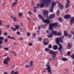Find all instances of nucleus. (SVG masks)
<instances>
[{
	"label": "nucleus",
	"instance_id": "obj_25",
	"mask_svg": "<svg viewBox=\"0 0 74 74\" xmlns=\"http://www.w3.org/2000/svg\"><path fill=\"white\" fill-rule=\"evenodd\" d=\"M59 20L60 22H62V18H59Z\"/></svg>",
	"mask_w": 74,
	"mask_h": 74
},
{
	"label": "nucleus",
	"instance_id": "obj_37",
	"mask_svg": "<svg viewBox=\"0 0 74 74\" xmlns=\"http://www.w3.org/2000/svg\"><path fill=\"white\" fill-rule=\"evenodd\" d=\"M59 13V10H57V15H58Z\"/></svg>",
	"mask_w": 74,
	"mask_h": 74
},
{
	"label": "nucleus",
	"instance_id": "obj_28",
	"mask_svg": "<svg viewBox=\"0 0 74 74\" xmlns=\"http://www.w3.org/2000/svg\"><path fill=\"white\" fill-rule=\"evenodd\" d=\"M61 35V33H57L56 36H60Z\"/></svg>",
	"mask_w": 74,
	"mask_h": 74
},
{
	"label": "nucleus",
	"instance_id": "obj_11",
	"mask_svg": "<svg viewBox=\"0 0 74 74\" xmlns=\"http://www.w3.org/2000/svg\"><path fill=\"white\" fill-rule=\"evenodd\" d=\"M58 7L60 9L62 10L63 8V5L60 3H59L58 5Z\"/></svg>",
	"mask_w": 74,
	"mask_h": 74
},
{
	"label": "nucleus",
	"instance_id": "obj_58",
	"mask_svg": "<svg viewBox=\"0 0 74 74\" xmlns=\"http://www.w3.org/2000/svg\"><path fill=\"white\" fill-rule=\"evenodd\" d=\"M0 47H1V48H2L3 47V46H2L1 45H0Z\"/></svg>",
	"mask_w": 74,
	"mask_h": 74
},
{
	"label": "nucleus",
	"instance_id": "obj_59",
	"mask_svg": "<svg viewBox=\"0 0 74 74\" xmlns=\"http://www.w3.org/2000/svg\"><path fill=\"white\" fill-rule=\"evenodd\" d=\"M41 27H42L44 28V29H45V27L43 26H42V25H41Z\"/></svg>",
	"mask_w": 74,
	"mask_h": 74
},
{
	"label": "nucleus",
	"instance_id": "obj_33",
	"mask_svg": "<svg viewBox=\"0 0 74 74\" xmlns=\"http://www.w3.org/2000/svg\"><path fill=\"white\" fill-rule=\"evenodd\" d=\"M4 49H5V50L7 51L8 50L9 48H6V47H4Z\"/></svg>",
	"mask_w": 74,
	"mask_h": 74
},
{
	"label": "nucleus",
	"instance_id": "obj_8",
	"mask_svg": "<svg viewBox=\"0 0 74 74\" xmlns=\"http://www.w3.org/2000/svg\"><path fill=\"white\" fill-rule=\"evenodd\" d=\"M43 14L44 16H47L48 15V11L46 10H44L43 12Z\"/></svg>",
	"mask_w": 74,
	"mask_h": 74
},
{
	"label": "nucleus",
	"instance_id": "obj_32",
	"mask_svg": "<svg viewBox=\"0 0 74 74\" xmlns=\"http://www.w3.org/2000/svg\"><path fill=\"white\" fill-rule=\"evenodd\" d=\"M53 8H52V7H51V8L50 9V11L51 12H53Z\"/></svg>",
	"mask_w": 74,
	"mask_h": 74
},
{
	"label": "nucleus",
	"instance_id": "obj_1",
	"mask_svg": "<svg viewBox=\"0 0 74 74\" xmlns=\"http://www.w3.org/2000/svg\"><path fill=\"white\" fill-rule=\"evenodd\" d=\"M57 23H54L53 24H50L49 26V29L51 32L52 33H50V35H48V37L49 38H52L53 37V34H54L55 36H57V32L56 31H53L52 28L53 27H57Z\"/></svg>",
	"mask_w": 74,
	"mask_h": 74
},
{
	"label": "nucleus",
	"instance_id": "obj_42",
	"mask_svg": "<svg viewBox=\"0 0 74 74\" xmlns=\"http://www.w3.org/2000/svg\"><path fill=\"white\" fill-rule=\"evenodd\" d=\"M2 22L1 21H0V25H1V26H2Z\"/></svg>",
	"mask_w": 74,
	"mask_h": 74
},
{
	"label": "nucleus",
	"instance_id": "obj_27",
	"mask_svg": "<svg viewBox=\"0 0 74 74\" xmlns=\"http://www.w3.org/2000/svg\"><path fill=\"white\" fill-rule=\"evenodd\" d=\"M13 19L14 22H16V21H17V20L16 19V18L15 17H13Z\"/></svg>",
	"mask_w": 74,
	"mask_h": 74
},
{
	"label": "nucleus",
	"instance_id": "obj_54",
	"mask_svg": "<svg viewBox=\"0 0 74 74\" xmlns=\"http://www.w3.org/2000/svg\"><path fill=\"white\" fill-rule=\"evenodd\" d=\"M38 29L39 30H40V27L39 26H38Z\"/></svg>",
	"mask_w": 74,
	"mask_h": 74
},
{
	"label": "nucleus",
	"instance_id": "obj_23",
	"mask_svg": "<svg viewBox=\"0 0 74 74\" xmlns=\"http://www.w3.org/2000/svg\"><path fill=\"white\" fill-rule=\"evenodd\" d=\"M15 26L16 27L15 29H19V26L18 25H15Z\"/></svg>",
	"mask_w": 74,
	"mask_h": 74
},
{
	"label": "nucleus",
	"instance_id": "obj_62",
	"mask_svg": "<svg viewBox=\"0 0 74 74\" xmlns=\"http://www.w3.org/2000/svg\"><path fill=\"white\" fill-rule=\"evenodd\" d=\"M36 9H34V12H36Z\"/></svg>",
	"mask_w": 74,
	"mask_h": 74
},
{
	"label": "nucleus",
	"instance_id": "obj_10",
	"mask_svg": "<svg viewBox=\"0 0 74 74\" xmlns=\"http://www.w3.org/2000/svg\"><path fill=\"white\" fill-rule=\"evenodd\" d=\"M74 17H72L71 18L70 21V25H72L74 23Z\"/></svg>",
	"mask_w": 74,
	"mask_h": 74
},
{
	"label": "nucleus",
	"instance_id": "obj_13",
	"mask_svg": "<svg viewBox=\"0 0 74 74\" xmlns=\"http://www.w3.org/2000/svg\"><path fill=\"white\" fill-rule=\"evenodd\" d=\"M71 17V15H66L64 16V18H65L67 19L70 18Z\"/></svg>",
	"mask_w": 74,
	"mask_h": 74
},
{
	"label": "nucleus",
	"instance_id": "obj_15",
	"mask_svg": "<svg viewBox=\"0 0 74 74\" xmlns=\"http://www.w3.org/2000/svg\"><path fill=\"white\" fill-rule=\"evenodd\" d=\"M17 0H15V2L12 4V7H13L14 5H15L17 4Z\"/></svg>",
	"mask_w": 74,
	"mask_h": 74
},
{
	"label": "nucleus",
	"instance_id": "obj_55",
	"mask_svg": "<svg viewBox=\"0 0 74 74\" xmlns=\"http://www.w3.org/2000/svg\"><path fill=\"white\" fill-rule=\"evenodd\" d=\"M31 3H32V5H33V4H34V2H33V1H32V2H31Z\"/></svg>",
	"mask_w": 74,
	"mask_h": 74
},
{
	"label": "nucleus",
	"instance_id": "obj_24",
	"mask_svg": "<svg viewBox=\"0 0 74 74\" xmlns=\"http://www.w3.org/2000/svg\"><path fill=\"white\" fill-rule=\"evenodd\" d=\"M68 45L69 47H71L72 45L70 43H69L68 44Z\"/></svg>",
	"mask_w": 74,
	"mask_h": 74
},
{
	"label": "nucleus",
	"instance_id": "obj_39",
	"mask_svg": "<svg viewBox=\"0 0 74 74\" xmlns=\"http://www.w3.org/2000/svg\"><path fill=\"white\" fill-rule=\"evenodd\" d=\"M25 67L26 68H28L29 67V66L28 65H27L25 66Z\"/></svg>",
	"mask_w": 74,
	"mask_h": 74
},
{
	"label": "nucleus",
	"instance_id": "obj_43",
	"mask_svg": "<svg viewBox=\"0 0 74 74\" xmlns=\"http://www.w3.org/2000/svg\"><path fill=\"white\" fill-rule=\"evenodd\" d=\"M4 34L5 36H7L8 35V34L7 33L5 32L4 33Z\"/></svg>",
	"mask_w": 74,
	"mask_h": 74
},
{
	"label": "nucleus",
	"instance_id": "obj_48",
	"mask_svg": "<svg viewBox=\"0 0 74 74\" xmlns=\"http://www.w3.org/2000/svg\"><path fill=\"white\" fill-rule=\"evenodd\" d=\"M39 33H40L39 31H38L37 32V33L38 35L39 34Z\"/></svg>",
	"mask_w": 74,
	"mask_h": 74
},
{
	"label": "nucleus",
	"instance_id": "obj_31",
	"mask_svg": "<svg viewBox=\"0 0 74 74\" xmlns=\"http://www.w3.org/2000/svg\"><path fill=\"white\" fill-rule=\"evenodd\" d=\"M71 58H72L73 59H74V54H73L72 55H71Z\"/></svg>",
	"mask_w": 74,
	"mask_h": 74
},
{
	"label": "nucleus",
	"instance_id": "obj_49",
	"mask_svg": "<svg viewBox=\"0 0 74 74\" xmlns=\"http://www.w3.org/2000/svg\"><path fill=\"white\" fill-rule=\"evenodd\" d=\"M49 60V61H51L52 60V59L51 58H49V59H48Z\"/></svg>",
	"mask_w": 74,
	"mask_h": 74
},
{
	"label": "nucleus",
	"instance_id": "obj_40",
	"mask_svg": "<svg viewBox=\"0 0 74 74\" xmlns=\"http://www.w3.org/2000/svg\"><path fill=\"white\" fill-rule=\"evenodd\" d=\"M42 40V38L41 37H39L38 38V40L39 41H41Z\"/></svg>",
	"mask_w": 74,
	"mask_h": 74
},
{
	"label": "nucleus",
	"instance_id": "obj_17",
	"mask_svg": "<svg viewBox=\"0 0 74 74\" xmlns=\"http://www.w3.org/2000/svg\"><path fill=\"white\" fill-rule=\"evenodd\" d=\"M54 17V14H51L50 15L49 18L50 19H52Z\"/></svg>",
	"mask_w": 74,
	"mask_h": 74
},
{
	"label": "nucleus",
	"instance_id": "obj_12",
	"mask_svg": "<svg viewBox=\"0 0 74 74\" xmlns=\"http://www.w3.org/2000/svg\"><path fill=\"white\" fill-rule=\"evenodd\" d=\"M70 4H69V1L67 0V3L66 4V8H67L69 6Z\"/></svg>",
	"mask_w": 74,
	"mask_h": 74
},
{
	"label": "nucleus",
	"instance_id": "obj_64",
	"mask_svg": "<svg viewBox=\"0 0 74 74\" xmlns=\"http://www.w3.org/2000/svg\"><path fill=\"white\" fill-rule=\"evenodd\" d=\"M73 39H74V34L73 35Z\"/></svg>",
	"mask_w": 74,
	"mask_h": 74
},
{
	"label": "nucleus",
	"instance_id": "obj_26",
	"mask_svg": "<svg viewBox=\"0 0 74 74\" xmlns=\"http://www.w3.org/2000/svg\"><path fill=\"white\" fill-rule=\"evenodd\" d=\"M70 51H68L67 53V55H68V56H70Z\"/></svg>",
	"mask_w": 74,
	"mask_h": 74
},
{
	"label": "nucleus",
	"instance_id": "obj_18",
	"mask_svg": "<svg viewBox=\"0 0 74 74\" xmlns=\"http://www.w3.org/2000/svg\"><path fill=\"white\" fill-rule=\"evenodd\" d=\"M56 3L55 2H53L52 3V8H53V7L55 5H56Z\"/></svg>",
	"mask_w": 74,
	"mask_h": 74
},
{
	"label": "nucleus",
	"instance_id": "obj_51",
	"mask_svg": "<svg viewBox=\"0 0 74 74\" xmlns=\"http://www.w3.org/2000/svg\"><path fill=\"white\" fill-rule=\"evenodd\" d=\"M7 38H11V37H10V36L9 35H8V36L7 37Z\"/></svg>",
	"mask_w": 74,
	"mask_h": 74
},
{
	"label": "nucleus",
	"instance_id": "obj_30",
	"mask_svg": "<svg viewBox=\"0 0 74 74\" xmlns=\"http://www.w3.org/2000/svg\"><path fill=\"white\" fill-rule=\"evenodd\" d=\"M28 14H29L31 15L32 14V13L31 12V11H29L28 12Z\"/></svg>",
	"mask_w": 74,
	"mask_h": 74
},
{
	"label": "nucleus",
	"instance_id": "obj_34",
	"mask_svg": "<svg viewBox=\"0 0 74 74\" xmlns=\"http://www.w3.org/2000/svg\"><path fill=\"white\" fill-rule=\"evenodd\" d=\"M33 65V62L32 61H31L30 63V66H31Z\"/></svg>",
	"mask_w": 74,
	"mask_h": 74
},
{
	"label": "nucleus",
	"instance_id": "obj_53",
	"mask_svg": "<svg viewBox=\"0 0 74 74\" xmlns=\"http://www.w3.org/2000/svg\"><path fill=\"white\" fill-rule=\"evenodd\" d=\"M16 28H15V29H13V31L14 32V31H15V30H16Z\"/></svg>",
	"mask_w": 74,
	"mask_h": 74
},
{
	"label": "nucleus",
	"instance_id": "obj_7",
	"mask_svg": "<svg viewBox=\"0 0 74 74\" xmlns=\"http://www.w3.org/2000/svg\"><path fill=\"white\" fill-rule=\"evenodd\" d=\"M64 35L65 36H67L69 38H71L72 37V35L70 34H67L66 33V32L65 31L64 32Z\"/></svg>",
	"mask_w": 74,
	"mask_h": 74
},
{
	"label": "nucleus",
	"instance_id": "obj_61",
	"mask_svg": "<svg viewBox=\"0 0 74 74\" xmlns=\"http://www.w3.org/2000/svg\"><path fill=\"white\" fill-rule=\"evenodd\" d=\"M4 74H8V73L7 72H5L4 73Z\"/></svg>",
	"mask_w": 74,
	"mask_h": 74
},
{
	"label": "nucleus",
	"instance_id": "obj_45",
	"mask_svg": "<svg viewBox=\"0 0 74 74\" xmlns=\"http://www.w3.org/2000/svg\"><path fill=\"white\" fill-rule=\"evenodd\" d=\"M27 20H28L29 21H30V18L29 17H27Z\"/></svg>",
	"mask_w": 74,
	"mask_h": 74
},
{
	"label": "nucleus",
	"instance_id": "obj_52",
	"mask_svg": "<svg viewBox=\"0 0 74 74\" xmlns=\"http://www.w3.org/2000/svg\"><path fill=\"white\" fill-rule=\"evenodd\" d=\"M10 38H11V39H14V40L16 39H15V38H14L13 37H11Z\"/></svg>",
	"mask_w": 74,
	"mask_h": 74
},
{
	"label": "nucleus",
	"instance_id": "obj_60",
	"mask_svg": "<svg viewBox=\"0 0 74 74\" xmlns=\"http://www.w3.org/2000/svg\"><path fill=\"white\" fill-rule=\"evenodd\" d=\"M22 39H23V38H20V40H21Z\"/></svg>",
	"mask_w": 74,
	"mask_h": 74
},
{
	"label": "nucleus",
	"instance_id": "obj_36",
	"mask_svg": "<svg viewBox=\"0 0 74 74\" xmlns=\"http://www.w3.org/2000/svg\"><path fill=\"white\" fill-rule=\"evenodd\" d=\"M4 41L5 42H6L8 41V39L7 38H6L5 40H4Z\"/></svg>",
	"mask_w": 74,
	"mask_h": 74
},
{
	"label": "nucleus",
	"instance_id": "obj_29",
	"mask_svg": "<svg viewBox=\"0 0 74 74\" xmlns=\"http://www.w3.org/2000/svg\"><path fill=\"white\" fill-rule=\"evenodd\" d=\"M48 47L49 48H51V47H52L51 45V44H50V45H49L48 46Z\"/></svg>",
	"mask_w": 74,
	"mask_h": 74
},
{
	"label": "nucleus",
	"instance_id": "obj_22",
	"mask_svg": "<svg viewBox=\"0 0 74 74\" xmlns=\"http://www.w3.org/2000/svg\"><path fill=\"white\" fill-rule=\"evenodd\" d=\"M23 15V13H18V16L19 17H21Z\"/></svg>",
	"mask_w": 74,
	"mask_h": 74
},
{
	"label": "nucleus",
	"instance_id": "obj_35",
	"mask_svg": "<svg viewBox=\"0 0 74 74\" xmlns=\"http://www.w3.org/2000/svg\"><path fill=\"white\" fill-rule=\"evenodd\" d=\"M29 46H31L32 45H33V44H32V43H29Z\"/></svg>",
	"mask_w": 74,
	"mask_h": 74
},
{
	"label": "nucleus",
	"instance_id": "obj_41",
	"mask_svg": "<svg viewBox=\"0 0 74 74\" xmlns=\"http://www.w3.org/2000/svg\"><path fill=\"white\" fill-rule=\"evenodd\" d=\"M47 1L48 3H50L51 2V0H47Z\"/></svg>",
	"mask_w": 74,
	"mask_h": 74
},
{
	"label": "nucleus",
	"instance_id": "obj_21",
	"mask_svg": "<svg viewBox=\"0 0 74 74\" xmlns=\"http://www.w3.org/2000/svg\"><path fill=\"white\" fill-rule=\"evenodd\" d=\"M32 36L34 38H36V35L35 33H34L32 34Z\"/></svg>",
	"mask_w": 74,
	"mask_h": 74
},
{
	"label": "nucleus",
	"instance_id": "obj_14",
	"mask_svg": "<svg viewBox=\"0 0 74 74\" xmlns=\"http://www.w3.org/2000/svg\"><path fill=\"white\" fill-rule=\"evenodd\" d=\"M4 38L0 36V44H2V42H3L2 40L4 39Z\"/></svg>",
	"mask_w": 74,
	"mask_h": 74
},
{
	"label": "nucleus",
	"instance_id": "obj_57",
	"mask_svg": "<svg viewBox=\"0 0 74 74\" xmlns=\"http://www.w3.org/2000/svg\"><path fill=\"white\" fill-rule=\"evenodd\" d=\"M14 45H17V43L16 42H14Z\"/></svg>",
	"mask_w": 74,
	"mask_h": 74
},
{
	"label": "nucleus",
	"instance_id": "obj_50",
	"mask_svg": "<svg viewBox=\"0 0 74 74\" xmlns=\"http://www.w3.org/2000/svg\"><path fill=\"white\" fill-rule=\"evenodd\" d=\"M71 33L72 34H74V32H73V31H71Z\"/></svg>",
	"mask_w": 74,
	"mask_h": 74
},
{
	"label": "nucleus",
	"instance_id": "obj_19",
	"mask_svg": "<svg viewBox=\"0 0 74 74\" xmlns=\"http://www.w3.org/2000/svg\"><path fill=\"white\" fill-rule=\"evenodd\" d=\"M58 47V46L55 45L53 46V49L54 50H56L57 49Z\"/></svg>",
	"mask_w": 74,
	"mask_h": 74
},
{
	"label": "nucleus",
	"instance_id": "obj_4",
	"mask_svg": "<svg viewBox=\"0 0 74 74\" xmlns=\"http://www.w3.org/2000/svg\"><path fill=\"white\" fill-rule=\"evenodd\" d=\"M45 51H49V53L50 54H52V58H54L55 57H56V53L55 52H54L52 51H50V50H49L47 48H45Z\"/></svg>",
	"mask_w": 74,
	"mask_h": 74
},
{
	"label": "nucleus",
	"instance_id": "obj_44",
	"mask_svg": "<svg viewBox=\"0 0 74 74\" xmlns=\"http://www.w3.org/2000/svg\"><path fill=\"white\" fill-rule=\"evenodd\" d=\"M30 35V34L29 33H27V35L28 36H29Z\"/></svg>",
	"mask_w": 74,
	"mask_h": 74
},
{
	"label": "nucleus",
	"instance_id": "obj_47",
	"mask_svg": "<svg viewBox=\"0 0 74 74\" xmlns=\"http://www.w3.org/2000/svg\"><path fill=\"white\" fill-rule=\"evenodd\" d=\"M6 27H7L8 28L10 27V25H6Z\"/></svg>",
	"mask_w": 74,
	"mask_h": 74
},
{
	"label": "nucleus",
	"instance_id": "obj_56",
	"mask_svg": "<svg viewBox=\"0 0 74 74\" xmlns=\"http://www.w3.org/2000/svg\"><path fill=\"white\" fill-rule=\"evenodd\" d=\"M16 33L17 34H18V35H19L20 34V32H17Z\"/></svg>",
	"mask_w": 74,
	"mask_h": 74
},
{
	"label": "nucleus",
	"instance_id": "obj_63",
	"mask_svg": "<svg viewBox=\"0 0 74 74\" xmlns=\"http://www.w3.org/2000/svg\"><path fill=\"white\" fill-rule=\"evenodd\" d=\"M46 33H49V31L48 30H47V31H46Z\"/></svg>",
	"mask_w": 74,
	"mask_h": 74
},
{
	"label": "nucleus",
	"instance_id": "obj_9",
	"mask_svg": "<svg viewBox=\"0 0 74 74\" xmlns=\"http://www.w3.org/2000/svg\"><path fill=\"white\" fill-rule=\"evenodd\" d=\"M46 66H47V69L48 70V72L49 73H50V74H51V67L49 66L48 64H46Z\"/></svg>",
	"mask_w": 74,
	"mask_h": 74
},
{
	"label": "nucleus",
	"instance_id": "obj_5",
	"mask_svg": "<svg viewBox=\"0 0 74 74\" xmlns=\"http://www.w3.org/2000/svg\"><path fill=\"white\" fill-rule=\"evenodd\" d=\"M38 16L39 18H42V21L46 23L47 24H48L49 22H50V21L48 19L44 20L43 18H42V16L40 14L38 15Z\"/></svg>",
	"mask_w": 74,
	"mask_h": 74
},
{
	"label": "nucleus",
	"instance_id": "obj_3",
	"mask_svg": "<svg viewBox=\"0 0 74 74\" xmlns=\"http://www.w3.org/2000/svg\"><path fill=\"white\" fill-rule=\"evenodd\" d=\"M40 0V5L39 3H38L37 5V8L40 7V8H42L45 7V5L46 4L47 6H48V5L49 4H50L51 2H47V0Z\"/></svg>",
	"mask_w": 74,
	"mask_h": 74
},
{
	"label": "nucleus",
	"instance_id": "obj_38",
	"mask_svg": "<svg viewBox=\"0 0 74 74\" xmlns=\"http://www.w3.org/2000/svg\"><path fill=\"white\" fill-rule=\"evenodd\" d=\"M18 71H16V72H14V74H18Z\"/></svg>",
	"mask_w": 74,
	"mask_h": 74
},
{
	"label": "nucleus",
	"instance_id": "obj_16",
	"mask_svg": "<svg viewBox=\"0 0 74 74\" xmlns=\"http://www.w3.org/2000/svg\"><path fill=\"white\" fill-rule=\"evenodd\" d=\"M46 39H47V38H46L44 39L43 40V42L44 44L45 45H47L49 43V42H45V40H46Z\"/></svg>",
	"mask_w": 74,
	"mask_h": 74
},
{
	"label": "nucleus",
	"instance_id": "obj_46",
	"mask_svg": "<svg viewBox=\"0 0 74 74\" xmlns=\"http://www.w3.org/2000/svg\"><path fill=\"white\" fill-rule=\"evenodd\" d=\"M14 70H13V71H11V73L12 74H14Z\"/></svg>",
	"mask_w": 74,
	"mask_h": 74
},
{
	"label": "nucleus",
	"instance_id": "obj_2",
	"mask_svg": "<svg viewBox=\"0 0 74 74\" xmlns=\"http://www.w3.org/2000/svg\"><path fill=\"white\" fill-rule=\"evenodd\" d=\"M64 38V36H62L61 37L58 38H57L56 39V41L57 44L59 45V47L58 48L59 50L60 51L61 53V54H62V52L61 51L62 50H63V47L62 46V45L59 43V42H60L61 43L63 42V41L62 39H63Z\"/></svg>",
	"mask_w": 74,
	"mask_h": 74
},
{
	"label": "nucleus",
	"instance_id": "obj_6",
	"mask_svg": "<svg viewBox=\"0 0 74 74\" xmlns=\"http://www.w3.org/2000/svg\"><path fill=\"white\" fill-rule=\"evenodd\" d=\"M10 57H8L6 58H5V60L3 61V64L6 65H8V62L7 61H10Z\"/></svg>",
	"mask_w": 74,
	"mask_h": 74
},
{
	"label": "nucleus",
	"instance_id": "obj_20",
	"mask_svg": "<svg viewBox=\"0 0 74 74\" xmlns=\"http://www.w3.org/2000/svg\"><path fill=\"white\" fill-rule=\"evenodd\" d=\"M62 60L63 61H65L68 60V59L66 58H62Z\"/></svg>",
	"mask_w": 74,
	"mask_h": 74
}]
</instances>
